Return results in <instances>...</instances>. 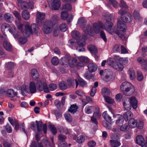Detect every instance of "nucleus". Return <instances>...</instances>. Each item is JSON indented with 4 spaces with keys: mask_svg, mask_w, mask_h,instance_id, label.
<instances>
[{
    "mask_svg": "<svg viewBox=\"0 0 147 147\" xmlns=\"http://www.w3.org/2000/svg\"><path fill=\"white\" fill-rule=\"evenodd\" d=\"M63 9H66L68 11H70L72 9L71 6L69 4L67 3L63 5L62 7Z\"/></svg>",
    "mask_w": 147,
    "mask_h": 147,
    "instance_id": "4d7b16f0",
    "label": "nucleus"
},
{
    "mask_svg": "<svg viewBox=\"0 0 147 147\" xmlns=\"http://www.w3.org/2000/svg\"><path fill=\"white\" fill-rule=\"evenodd\" d=\"M30 128L32 130L36 132L37 128L38 132H42V129L45 134L47 132V125L45 123L42 125V123L41 121H36L35 122H32L30 123Z\"/></svg>",
    "mask_w": 147,
    "mask_h": 147,
    "instance_id": "f03ea898",
    "label": "nucleus"
},
{
    "mask_svg": "<svg viewBox=\"0 0 147 147\" xmlns=\"http://www.w3.org/2000/svg\"><path fill=\"white\" fill-rule=\"evenodd\" d=\"M107 63L108 65L112 67H113V66L115 65V64L116 62H114L113 60V59L112 58H109L107 60Z\"/></svg>",
    "mask_w": 147,
    "mask_h": 147,
    "instance_id": "603ef678",
    "label": "nucleus"
},
{
    "mask_svg": "<svg viewBox=\"0 0 147 147\" xmlns=\"http://www.w3.org/2000/svg\"><path fill=\"white\" fill-rule=\"evenodd\" d=\"M134 19L136 20H139L141 18L139 11L138 10H135L133 13Z\"/></svg>",
    "mask_w": 147,
    "mask_h": 147,
    "instance_id": "a19ab883",
    "label": "nucleus"
},
{
    "mask_svg": "<svg viewBox=\"0 0 147 147\" xmlns=\"http://www.w3.org/2000/svg\"><path fill=\"white\" fill-rule=\"evenodd\" d=\"M102 116L107 121L110 122L112 120L111 115L107 113L106 111L102 113Z\"/></svg>",
    "mask_w": 147,
    "mask_h": 147,
    "instance_id": "c756f323",
    "label": "nucleus"
},
{
    "mask_svg": "<svg viewBox=\"0 0 147 147\" xmlns=\"http://www.w3.org/2000/svg\"><path fill=\"white\" fill-rule=\"evenodd\" d=\"M118 119L116 120V122L117 123H122L124 121L123 119V117L120 115H118Z\"/></svg>",
    "mask_w": 147,
    "mask_h": 147,
    "instance_id": "69168bd1",
    "label": "nucleus"
},
{
    "mask_svg": "<svg viewBox=\"0 0 147 147\" xmlns=\"http://www.w3.org/2000/svg\"><path fill=\"white\" fill-rule=\"evenodd\" d=\"M144 139L141 135L137 136L136 138V143L142 146H144Z\"/></svg>",
    "mask_w": 147,
    "mask_h": 147,
    "instance_id": "412c9836",
    "label": "nucleus"
},
{
    "mask_svg": "<svg viewBox=\"0 0 147 147\" xmlns=\"http://www.w3.org/2000/svg\"><path fill=\"white\" fill-rule=\"evenodd\" d=\"M137 61L139 63H143L142 65V69L147 70V59H144L142 57H140L137 58Z\"/></svg>",
    "mask_w": 147,
    "mask_h": 147,
    "instance_id": "9b49d317",
    "label": "nucleus"
},
{
    "mask_svg": "<svg viewBox=\"0 0 147 147\" xmlns=\"http://www.w3.org/2000/svg\"><path fill=\"white\" fill-rule=\"evenodd\" d=\"M88 50L92 54H96L97 52V50L95 47L93 45L90 44L88 47Z\"/></svg>",
    "mask_w": 147,
    "mask_h": 147,
    "instance_id": "c85d7f7f",
    "label": "nucleus"
},
{
    "mask_svg": "<svg viewBox=\"0 0 147 147\" xmlns=\"http://www.w3.org/2000/svg\"><path fill=\"white\" fill-rule=\"evenodd\" d=\"M2 40L3 41V46L4 48L7 51H10L11 50L12 47L10 44L7 41V37L5 36L2 37Z\"/></svg>",
    "mask_w": 147,
    "mask_h": 147,
    "instance_id": "0eeeda50",
    "label": "nucleus"
},
{
    "mask_svg": "<svg viewBox=\"0 0 147 147\" xmlns=\"http://www.w3.org/2000/svg\"><path fill=\"white\" fill-rule=\"evenodd\" d=\"M112 75L113 72L111 71L106 70L104 74V80L107 82L110 80L112 78Z\"/></svg>",
    "mask_w": 147,
    "mask_h": 147,
    "instance_id": "dca6fc26",
    "label": "nucleus"
},
{
    "mask_svg": "<svg viewBox=\"0 0 147 147\" xmlns=\"http://www.w3.org/2000/svg\"><path fill=\"white\" fill-rule=\"evenodd\" d=\"M133 114L131 112L129 111H127L123 114V118L125 119V121H127L129 119H131L133 117Z\"/></svg>",
    "mask_w": 147,
    "mask_h": 147,
    "instance_id": "5701e85b",
    "label": "nucleus"
},
{
    "mask_svg": "<svg viewBox=\"0 0 147 147\" xmlns=\"http://www.w3.org/2000/svg\"><path fill=\"white\" fill-rule=\"evenodd\" d=\"M113 6L115 8H117L119 6V3L115 0H109Z\"/></svg>",
    "mask_w": 147,
    "mask_h": 147,
    "instance_id": "bf43d9fd",
    "label": "nucleus"
},
{
    "mask_svg": "<svg viewBox=\"0 0 147 147\" xmlns=\"http://www.w3.org/2000/svg\"><path fill=\"white\" fill-rule=\"evenodd\" d=\"M64 116L66 120L68 122H71L72 120V118L70 115L69 113L64 114Z\"/></svg>",
    "mask_w": 147,
    "mask_h": 147,
    "instance_id": "052dcab7",
    "label": "nucleus"
},
{
    "mask_svg": "<svg viewBox=\"0 0 147 147\" xmlns=\"http://www.w3.org/2000/svg\"><path fill=\"white\" fill-rule=\"evenodd\" d=\"M130 104L134 109H136L138 106V102L135 97L132 96L129 98Z\"/></svg>",
    "mask_w": 147,
    "mask_h": 147,
    "instance_id": "aec40b11",
    "label": "nucleus"
},
{
    "mask_svg": "<svg viewBox=\"0 0 147 147\" xmlns=\"http://www.w3.org/2000/svg\"><path fill=\"white\" fill-rule=\"evenodd\" d=\"M88 68L89 71L92 72L95 71L96 70L97 67L94 63H90L88 65Z\"/></svg>",
    "mask_w": 147,
    "mask_h": 147,
    "instance_id": "b1692460",
    "label": "nucleus"
},
{
    "mask_svg": "<svg viewBox=\"0 0 147 147\" xmlns=\"http://www.w3.org/2000/svg\"><path fill=\"white\" fill-rule=\"evenodd\" d=\"M36 85L37 90L39 91H44L45 93L49 92V89L47 84L45 82H42L41 80H38L36 82Z\"/></svg>",
    "mask_w": 147,
    "mask_h": 147,
    "instance_id": "20e7f679",
    "label": "nucleus"
},
{
    "mask_svg": "<svg viewBox=\"0 0 147 147\" xmlns=\"http://www.w3.org/2000/svg\"><path fill=\"white\" fill-rule=\"evenodd\" d=\"M51 62L53 65H56L59 63V61L58 58L56 57H54L51 60Z\"/></svg>",
    "mask_w": 147,
    "mask_h": 147,
    "instance_id": "6e6d98bb",
    "label": "nucleus"
},
{
    "mask_svg": "<svg viewBox=\"0 0 147 147\" xmlns=\"http://www.w3.org/2000/svg\"><path fill=\"white\" fill-rule=\"evenodd\" d=\"M67 27L65 23H62L59 26V29L62 31H65L67 30Z\"/></svg>",
    "mask_w": 147,
    "mask_h": 147,
    "instance_id": "de8ad7c7",
    "label": "nucleus"
},
{
    "mask_svg": "<svg viewBox=\"0 0 147 147\" xmlns=\"http://www.w3.org/2000/svg\"><path fill=\"white\" fill-rule=\"evenodd\" d=\"M93 26L95 32L96 34H98L100 32V28H104V25H103L101 22H99L98 23H95L93 24Z\"/></svg>",
    "mask_w": 147,
    "mask_h": 147,
    "instance_id": "f8f14e48",
    "label": "nucleus"
},
{
    "mask_svg": "<svg viewBox=\"0 0 147 147\" xmlns=\"http://www.w3.org/2000/svg\"><path fill=\"white\" fill-rule=\"evenodd\" d=\"M61 2L59 0H54L51 5L52 9L57 10L60 7Z\"/></svg>",
    "mask_w": 147,
    "mask_h": 147,
    "instance_id": "6ab92c4d",
    "label": "nucleus"
},
{
    "mask_svg": "<svg viewBox=\"0 0 147 147\" xmlns=\"http://www.w3.org/2000/svg\"><path fill=\"white\" fill-rule=\"evenodd\" d=\"M69 65L71 67H74L75 64L78 61L77 59L74 57H71L69 56Z\"/></svg>",
    "mask_w": 147,
    "mask_h": 147,
    "instance_id": "72a5a7b5",
    "label": "nucleus"
},
{
    "mask_svg": "<svg viewBox=\"0 0 147 147\" xmlns=\"http://www.w3.org/2000/svg\"><path fill=\"white\" fill-rule=\"evenodd\" d=\"M130 78L131 80H134L136 78V75L134 70L132 68H130L128 71Z\"/></svg>",
    "mask_w": 147,
    "mask_h": 147,
    "instance_id": "2f4dec72",
    "label": "nucleus"
},
{
    "mask_svg": "<svg viewBox=\"0 0 147 147\" xmlns=\"http://www.w3.org/2000/svg\"><path fill=\"white\" fill-rule=\"evenodd\" d=\"M122 20L124 22L129 23L133 20V18L131 15L128 12L125 13L124 16H122Z\"/></svg>",
    "mask_w": 147,
    "mask_h": 147,
    "instance_id": "6e6552de",
    "label": "nucleus"
},
{
    "mask_svg": "<svg viewBox=\"0 0 147 147\" xmlns=\"http://www.w3.org/2000/svg\"><path fill=\"white\" fill-rule=\"evenodd\" d=\"M83 38L81 37L77 40V43L78 45L80 47H82L85 45L86 44L85 40L87 39V36L84 35Z\"/></svg>",
    "mask_w": 147,
    "mask_h": 147,
    "instance_id": "f3484780",
    "label": "nucleus"
},
{
    "mask_svg": "<svg viewBox=\"0 0 147 147\" xmlns=\"http://www.w3.org/2000/svg\"><path fill=\"white\" fill-rule=\"evenodd\" d=\"M113 68L119 71H121L123 69L124 67L123 65L120 63H116L115 64Z\"/></svg>",
    "mask_w": 147,
    "mask_h": 147,
    "instance_id": "7c9ffc66",
    "label": "nucleus"
},
{
    "mask_svg": "<svg viewBox=\"0 0 147 147\" xmlns=\"http://www.w3.org/2000/svg\"><path fill=\"white\" fill-rule=\"evenodd\" d=\"M20 89L21 90L22 93L24 96L26 95L25 93H27L29 92V90L25 85H22Z\"/></svg>",
    "mask_w": 147,
    "mask_h": 147,
    "instance_id": "473e14b6",
    "label": "nucleus"
},
{
    "mask_svg": "<svg viewBox=\"0 0 147 147\" xmlns=\"http://www.w3.org/2000/svg\"><path fill=\"white\" fill-rule=\"evenodd\" d=\"M30 75L32 79L34 80H36L39 78V74L36 69L33 68L31 70Z\"/></svg>",
    "mask_w": 147,
    "mask_h": 147,
    "instance_id": "2eb2a0df",
    "label": "nucleus"
},
{
    "mask_svg": "<svg viewBox=\"0 0 147 147\" xmlns=\"http://www.w3.org/2000/svg\"><path fill=\"white\" fill-rule=\"evenodd\" d=\"M96 109L97 111L94 113L93 116L91 117V120L93 122L97 125L98 122L96 121V118H100L101 116V114L99 109L98 107L96 108Z\"/></svg>",
    "mask_w": 147,
    "mask_h": 147,
    "instance_id": "1a4fd4ad",
    "label": "nucleus"
},
{
    "mask_svg": "<svg viewBox=\"0 0 147 147\" xmlns=\"http://www.w3.org/2000/svg\"><path fill=\"white\" fill-rule=\"evenodd\" d=\"M31 28L32 29V31L35 33H37L38 32V28L36 24H33L31 25Z\"/></svg>",
    "mask_w": 147,
    "mask_h": 147,
    "instance_id": "a18cd8bd",
    "label": "nucleus"
},
{
    "mask_svg": "<svg viewBox=\"0 0 147 147\" xmlns=\"http://www.w3.org/2000/svg\"><path fill=\"white\" fill-rule=\"evenodd\" d=\"M36 84L33 81L30 82L29 84V92L31 94L35 93L36 91Z\"/></svg>",
    "mask_w": 147,
    "mask_h": 147,
    "instance_id": "a211bd4d",
    "label": "nucleus"
},
{
    "mask_svg": "<svg viewBox=\"0 0 147 147\" xmlns=\"http://www.w3.org/2000/svg\"><path fill=\"white\" fill-rule=\"evenodd\" d=\"M121 92L124 95L128 96L131 95L135 90L133 86L131 83L127 82H124L120 86Z\"/></svg>",
    "mask_w": 147,
    "mask_h": 147,
    "instance_id": "f257e3e1",
    "label": "nucleus"
},
{
    "mask_svg": "<svg viewBox=\"0 0 147 147\" xmlns=\"http://www.w3.org/2000/svg\"><path fill=\"white\" fill-rule=\"evenodd\" d=\"M117 27L119 29L120 31L123 32H125L126 29L127 27L121 21H118L117 23Z\"/></svg>",
    "mask_w": 147,
    "mask_h": 147,
    "instance_id": "4be33fe9",
    "label": "nucleus"
},
{
    "mask_svg": "<svg viewBox=\"0 0 147 147\" xmlns=\"http://www.w3.org/2000/svg\"><path fill=\"white\" fill-rule=\"evenodd\" d=\"M49 127L53 135H55L57 133V129L53 125H49Z\"/></svg>",
    "mask_w": 147,
    "mask_h": 147,
    "instance_id": "5fc2aeb1",
    "label": "nucleus"
},
{
    "mask_svg": "<svg viewBox=\"0 0 147 147\" xmlns=\"http://www.w3.org/2000/svg\"><path fill=\"white\" fill-rule=\"evenodd\" d=\"M137 78L138 81H141L143 79V75L141 72L138 71L137 74Z\"/></svg>",
    "mask_w": 147,
    "mask_h": 147,
    "instance_id": "13d9d810",
    "label": "nucleus"
},
{
    "mask_svg": "<svg viewBox=\"0 0 147 147\" xmlns=\"http://www.w3.org/2000/svg\"><path fill=\"white\" fill-rule=\"evenodd\" d=\"M114 16L113 14L108 15L106 16V22L104 24V28L109 33H111L113 31V23L111 22L113 20Z\"/></svg>",
    "mask_w": 147,
    "mask_h": 147,
    "instance_id": "7ed1b4c3",
    "label": "nucleus"
},
{
    "mask_svg": "<svg viewBox=\"0 0 147 147\" xmlns=\"http://www.w3.org/2000/svg\"><path fill=\"white\" fill-rule=\"evenodd\" d=\"M128 101L129 100L127 99L126 100H123V104L124 110L127 111H129L132 107L131 105L129 104Z\"/></svg>",
    "mask_w": 147,
    "mask_h": 147,
    "instance_id": "393cba45",
    "label": "nucleus"
},
{
    "mask_svg": "<svg viewBox=\"0 0 147 147\" xmlns=\"http://www.w3.org/2000/svg\"><path fill=\"white\" fill-rule=\"evenodd\" d=\"M137 123L136 120L134 118H131L129 120L128 124L130 128H133L136 127Z\"/></svg>",
    "mask_w": 147,
    "mask_h": 147,
    "instance_id": "bb28decb",
    "label": "nucleus"
},
{
    "mask_svg": "<svg viewBox=\"0 0 147 147\" xmlns=\"http://www.w3.org/2000/svg\"><path fill=\"white\" fill-rule=\"evenodd\" d=\"M86 20L83 18H82L78 21V23L79 24L81 27L83 29L85 28L86 24Z\"/></svg>",
    "mask_w": 147,
    "mask_h": 147,
    "instance_id": "e433bc0d",
    "label": "nucleus"
},
{
    "mask_svg": "<svg viewBox=\"0 0 147 147\" xmlns=\"http://www.w3.org/2000/svg\"><path fill=\"white\" fill-rule=\"evenodd\" d=\"M78 107L76 105H71L68 111L71 113L74 114L75 112L77 111Z\"/></svg>",
    "mask_w": 147,
    "mask_h": 147,
    "instance_id": "4c0bfd02",
    "label": "nucleus"
},
{
    "mask_svg": "<svg viewBox=\"0 0 147 147\" xmlns=\"http://www.w3.org/2000/svg\"><path fill=\"white\" fill-rule=\"evenodd\" d=\"M36 23L39 26H41L42 25V20H43L45 18V14L44 13L37 12L36 14Z\"/></svg>",
    "mask_w": 147,
    "mask_h": 147,
    "instance_id": "423d86ee",
    "label": "nucleus"
},
{
    "mask_svg": "<svg viewBox=\"0 0 147 147\" xmlns=\"http://www.w3.org/2000/svg\"><path fill=\"white\" fill-rule=\"evenodd\" d=\"M85 137L83 136H80L77 139V142L79 143H82L84 141Z\"/></svg>",
    "mask_w": 147,
    "mask_h": 147,
    "instance_id": "774afa93",
    "label": "nucleus"
},
{
    "mask_svg": "<svg viewBox=\"0 0 147 147\" xmlns=\"http://www.w3.org/2000/svg\"><path fill=\"white\" fill-rule=\"evenodd\" d=\"M7 95L9 97L13 98L17 95L16 93L12 89H9L6 92Z\"/></svg>",
    "mask_w": 147,
    "mask_h": 147,
    "instance_id": "c9c22d12",
    "label": "nucleus"
},
{
    "mask_svg": "<svg viewBox=\"0 0 147 147\" xmlns=\"http://www.w3.org/2000/svg\"><path fill=\"white\" fill-rule=\"evenodd\" d=\"M77 81L79 85L82 87L84 86L86 84V82L81 78H79Z\"/></svg>",
    "mask_w": 147,
    "mask_h": 147,
    "instance_id": "09e8293b",
    "label": "nucleus"
},
{
    "mask_svg": "<svg viewBox=\"0 0 147 147\" xmlns=\"http://www.w3.org/2000/svg\"><path fill=\"white\" fill-rule=\"evenodd\" d=\"M13 13L15 16L17 18V20H21V17L20 14L17 11H14Z\"/></svg>",
    "mask_w": 147,
    "mask_h": 147,
    "instance_id": "338daca9",
    "label": "nucleus"
},
{
    "mask_svg": "<svg viewBox=\"0 0 147 147\" xmlns=\"http://www.w3.org/2000/svg\"><path fill=\"white\" fill-rule=\"evenodd\" d=\"M68 14L66 11H63L61 12V17L62 19L66 20L68 17Z\"/></svg>",
    "mask_w": 147,
    "mask_h": 147,
    "instance_id": "864d4df0",
    "label": "nucleus"
},
{
    "mask_svg": "<svg viewBox=\"0 0 147 147\" xmlns=\"http://www.w3.org/2000/svg\"><path fill=\"white\" fill-rule=\"evenodd\" d=\"M83 30L86 34H89L91 36L94 35V32L92 26L88 25L86 28H84Z\"/></svg>",
    "mask_w": 147,
    "mask_h": 147,
    "instance_id": "ddd939ff",
    "label": "nucleus"
},
{
    "mask_svg": "<svg viewBox=\"0 0 147 147\" xmlns=\"http://www.w3.org/2000/svg\"><path fill=\"white\" fill-rule=\"evenodd\" d=\"M22 18L25 20H28L30 18V14L27 10H25L23 11L22 13Z\"/></svg>",
    "mask_w": 147,
    "mask_h": 147,
    "instance_id": "f704fd0d",
    "label": "nucleus"
},
{
    "mask_svg": "<svg viewBox=\"0 0 147 147\" xmlns=\"http://www.w3.org/2000/svg\"><path fill=\"white\" fill-rule=\"evenodd\" d=\"M21 20H16L15 22L18 29L21 32H23L22 29L24 24L21 23Z\"/></svg>",
    "mask_w": 147,
    "mask_h": 147,
    "instance_id": "79ce46f5",
    "label": "nucleus"
},
{
    "mask_svg": "<svg viewBox=\"0 0 147 147\" xmlns=\"http://www.w3.org/2000/svg\"><path fill=\"white\" fill-rule=\"evenodd\" d=\"M69 55L67 54L65 56L61 58L60 63L64 66H67L69 64Z\"/></svg>",
    "mask_w": 147,
    "mask_h": 147,
    "instance_id": "4468645a",
    "label": "nucleus"
},
{
    "mask_svg": "<svg viewBox=\"0 0 147 147\" xmlns=\"http://www.w3.org/2000/svg\"><path fill=\"white\" fill-rule=\"evenodd\" d=\"M23 35L27 37H29L32 33V29L31 26L28 24L26 25L25 27V30L22 32Z\"/></svg>",
    "mask_w": 147,
    "mask_h": 147,
    "instance_id": "9d476101",
    "label": "nucleus"
},
{
    "mask_svg": "<svg viewBox=\"0 0 147 147\" xmlns=\"http://www.w3.org/2000/svg\"><path fill=\"white\" fill-rule=\"evenodd\" d=\"M121 31H116L115 33L118 35L120 38L122 40H125L126 38V37L124 35V33H121Z\"/></svg>",
    "mask_w": 147,
    "mask_h": 147,
    "instance_id": "8fccbe9b",
    "label": "nucleus"
},
{
    "mask_svg": "<svg viewBox=\"0 0 147 147\" xmlns=\"http://www.w3.org/2000/svg\"><path fill=\"white\" fill-rule=\"evenodd\" d=\"M15 66L14 63L9 62L6 64V67L9 69H12Z\"/></svg>",
    "mask_w": 147,
    "mask_h": 147,
    "instance_id": "680f3d73",
    "label": "nucleus"
},
{
    "mask_svg": "<svg viewBox=\"0 0 147 147\" xmlns=\"http://www.w3.org/2000/svg\"><path fill=\"white\" fill-rule=\"evenodd\" d=\"M71 35L73 38L76 40L81 37L80 36V34L79 32L77 31H74L72 32Z\"/></svg>",
    "mask_w": 147,
    "mask_h": 147,
    "instance_id": "c03bdc74",
    "label": "nucleus"
},
{
    "mask_svg": "<svg viewBox=\"0 0 147 147\" xmlns=\"http://www.w3.org/2000/svg\"><path fill=\"white\" fill-rule=\"evenodd\" d=\"M78 59L82 63H88L89 61V59L84 56H81L78 57Z\"/></svg>",
    "mask_w": 147,
    "mask_h": 147,
    "instance_id": "49530a36",
    "label": "nucleus"
},
{
    "mask_svg": "<svg viewBox=\"0 0 147 147\" xmlns=\"http://www.w3.org/2000/svg\"><path fill=\"white\" fill-rule=\"evenodd\" d=\"M59 87L61 90H64L67 88V85L66 82L62 81L59 83Z\"/></svg>",
    "mask_w": 147,
    "mask_h": 147,
    "instance_id": "cd10ccee",
    "label": "nucleus"
},
{
    "mask_svg": "<svg viewBox=\"0 0 147 147\" xmlns=\"http://www.w3.org/2000/svg\"><path fill=\"white\" fill-rule=\"evenodd\" d=\"M53 23L51 21L46 22L43 26L42 30L45 34H49L53 29Z\"/></svg>",
    "mask_w": 147,
    "mask_h": 147,
    "instance_id": "39448f33",
    "label": "nucleus"
},
{
    "mask_svg": "<svg viewBox=\"0 0 147 147\" xmlns=\"http://www.w3.org/2000/svg\"><path fill=\"white\" fill-rule=\"evenodd\" d=\"M110 142L112 147H118L121 144L119 142L116 140H110Z\"/></svg>",
    "mask_w": 147,
    "mask_h": 147,
    "instance_id": "37998d69",
    "label": "nucleus"
},
{
    "mask_svg": "<svg viewBox=\"0 0 147 147\" xmlns=\"http://www.w3.org/2000/svg\"><path fill=\"white\" fill-rule=\"evenodd\" d=\"M120 45H115L113 47V51L114 53H117L120 52Z\"/></svg>",
    "mask_w": 147,
    "mask_h": 147,
    "instance_id": "e2e57ef3",
    "label": "nucleus"
},
{
    "mask_svg": "<svg viewBox=\"0 0 147 147\" xmlns=\"http://www.w3.org/2000/svg\"><path fill=\"white\" fill-rule=\"evenodd\" d=\"M102 94L104 95V96L109 95L110 94L109 90L107 88H104L102 89L101 90Z\"/></svg>",
    "mask_w": 147,
    "mask_h": 147,
    "instance_id": "58836bf2",
    "label": "nucleus"
},
{
    "mask_svg": "<svg viewBox=\"0 0 147 147\" xmlns=\"http://www.w3.org/2000/svg\"><path fill=\"white\" fill-rule=\"evenodd\" d=\"M4 18L5 21L8 22H11L13 20V16L11 14L9 13L5 14Z\"/></svg>",
    "mask_w": 147,
    "mask_h": 147,
    "instance_id": "a878e982",
    "label": "nucleus"
},
{
    "mask_svg": "<svg viewBox=\"0 0 147 147\" xmlns=\"http://www.w3.org/2000/svg\"><path fill=\"white\" fill-rule=\"evenodd\" d=\"M31 147H43L42 144L39 143L37 144L35 141L32 142L31 144Z\"/></svg>",
    "mask_w": 147,
    "mask_h": 147,
    "instance_id": "3c124183",
    "label": "nucleus"
},
{
    "mask_svg": "<svg viewBox=\"0 0 147 147\" xmlns=\"http://www.w3.org/2000/svg\"><path fill=\"white\" fill-rule=\"evenodd\" d=\"M92 106H88L86 107L85 109V112L87 114H89L92 113Z\"/></svg>",
    "mask_w": 147,
    "mask_h": 147,
    "instance_id": "0e129e2a",
    "label": "nucleus"
},
{
    "mask_svg": "<svg viewBox=\"0 0 147 147\" xmlns=\"http://www.w3.org/2000/svg\"><path fill=\"white\" fill-rule=\"evenodd\" d=\"M76 80L73 78H70L68 79L67 82L68 86L71 87L74 86Z\"/></svg>",
    "mask_w": 147,
    "mask_h": 147,
    "instance_id": "ea45409f",
    "label": "nucleus"
}]
</instances>
